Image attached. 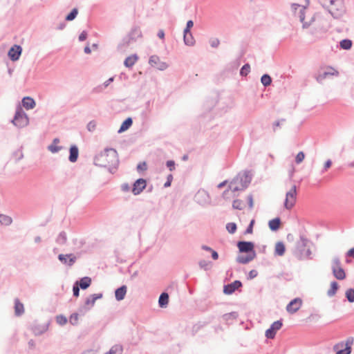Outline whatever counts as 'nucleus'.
<instances>
[{"label":"nucleus","mask_w":354,"mask_h":354,"mask_svg":"<svg viewBox=\"0 0 354 354\" xmlns=\"http://www.w3.org/2000/svg\"><path fill=\"white\" fill-rule=\"evenodd\" d=\"M353 41L350 39H343L339 43V46L343 50H350L352 48Z\"/></svg>","instance_id":"obj_32"},{"label":"nucleus","mask_w":354,"mask_h":354,"mask_svg":"<svg viewBox=\"0 0 354 354\" xmlns=\"http://www.w3.org/2000/svg\"><path fill=\"white\" fill-rule=\"evenodd\" d=\"M239 316L237 312H231L229 313H225L223 315V319L225 322H228L230 320L236 319Z\"/></svg>","instance_id":"obj_39"},{"label":"nucleus","mask_w":354,"mask_h":354,"mask_svg":"<svg viewBox=\"0 0 354 354\" xmlns=\"http://www.w3.org/2000/svg\"><path fill=\"white\" fill-rule=\"evenodd\" d=\"M93 163L95 165L100 167L118 165L119 158L118 152L113 148H106L94 157Z\"/></svg>","instance_id":"obj_1"},{"label":"nucleus","mask_w":354,"mask_h":354,"mask_svg":"<svg viewBox=\"0 0 354 354\" xmlns=\"http://www.w3.org/2000/svg\"><path fill=\"white\" fill-rule=\"evenodd\" d=\"M345 296L350 303L354 302V288H348L345 292Z\"/></svg>","instance_id":"obj_44"},{"label":"nucleus","mask_w":354,"mask_h":354,"mask_svg":"<svg viewBox=\"0 0 354 354\" xmlns=\"http://www.w3.org/2000/svg\"><path fill=\"white\" fill-rule=\"evenodd\" d=\"M67 241V235L66 232L62 231L56 239V243L58 245H64Z\"/></svg>","instance_id":"obj_34"},{"label":"nucleus","mask_w":354,"mask_h":354,"mask_svg":"<svg viewBox=\"0 0 354 354\" xmlns=\"http://www.w3.org/2000/svg\"><path fill=\"white\" fill-rule=\"evenodd\" d=\"M311 246H308L306 249L304 250V251L301 253V255L298 257L299 259H312V252L310 250Z\"/></svg>","instance_id":"obj_40"},{"label":"nucleus","mask_w":354,"mask_h":354,"mask_svg":"<svg viewBox=\"0 0 354 354\" xmlns=\"http://www.w3.org/2000/svg\"><path fill=\"white\" fill-rule=\"evenodd\" d=\"M252 180V176L250 175L249 171H245L244 174L240 177V183L242 186V189L248 187Z\"/></svg>","instance_id":"obj_22"},{"label":"nucleus","mask_w":354,"mask_h":354,"mask_svg":"<svg viewBox=\"0 0 354 354\" xmlns=\"http://www.w3.org/2000/svg\"><path fill=\"white\" fill-rule=\"evenodd\" d=\"M354 342L353 337H349L346 342H340L333 346V351H336L335 354H351Z\"/></svg>","instance_id":"obj_5"},{"label":"nucleus","mask_w":354,"mask_h":354,"mask_svg":"<svg viewBox=\"0 0 354 354\" xmlns=\"http://www.w3.org/2000/svg\"><path fill=\"white\" fill-rule=\"evenodd\" d=\"M257 275H258V272L256 270H251L247 276V279H252L255 278Z\"/></svg>","instance_id":"obj_64"},{"label":"nucleus","mask_w":354,"mask_h":354,"mask_svg":"<svg viewBox=\"0 0 354 354\" xmlns=\"http://www.w3.org/2000/svg\"><path fill=\"white\" fill-rule=\"evenodd\" d=\"M236 246L240 253H245V256L239 255L236 258V261L241 264H248L257 257L254 250L255 244L252 241H239Z\"/></svg>","instance_id":"obj_2"},{"label":"nucleus","mask_w":354,"mask_h":354,"mask_svg":"<svg viewBox=\"0 0 354 354\" xmlns=\"http://www.w3.org/2000/svg\"><path fill=\"white\" fill-rule=\"evenodd\" d=\"M149 63L151 66H156L160 71H164L168 67V64L166 62H161L157 55H151L149 57Z\"/></svg>","instance_id":"obj_15"},{"label":"nucleus","mask_w":354,"mask_h":354,"mask_svg":"<svg viewBox=\"0 0 354 354\" xmlns=\"http://www.w3.org/2000/svg\"><path fill=\"white\" fill-rule=\"evenodd\" d=\"M147 187V180L142 178L137 179L133 184L131 192L137 196L140 194Z\"/></svg>","instance_id":"obj_11"},{"label":"nucleus","mask_w":354,"mask_h":354,"mask_svg":"<svg viewBox=\"0 0 354 354\" xmlns=\"http://www.w3.org/2000/svg\"><path fill=\"white\" fill-rule=\"evenodd\" d=\"M175 165L176 163L173 160H169L166 162V166L170 171H173L175 170Z\"/></svg>","instance_id":"obj_54"},{"label":"nucleus","mask_w":354,"mask_h":354,"mask_svg":"<svg viewBox=\"0 0 354 354\" xmlns=\"http://www.w3.org/2000/svg\"><path fill=\"white\" fill-rule=\"evenodd\" d=\"M321 318V315L317 313H312L307 318V321L310 322H317Z\"/></svg>","instance_id":"obj_48"},{"label":"nucleus","mask_w":354,"mask_h":354,"mask_svg":"<svg viewBox=\"0 0 354 354\" xmlns=\"http://www.w3.org/2000/svg\"><path fill=\"white\" fill-rule=\"evenodd\" d=\"M12 223V219L10 216L0 214V223L6 226L10 225Z\"/></svg>","instance_id":"obj_36"},{"label":"nucleus","mask_w":354,"mask_h":354,"mask_svg":"<svg viewBox=\"0 0 354 354\" xmlns=\"http://www.w3.org/2000/svg\"><path fill=\"white\" fill-rule=\"evenodd\" d=\"M283 326L282 319H279L274 322L266 330L265 335L268 339H272L275 337L277 332Z\"/></svg>","instance_id":"obj_9"},{"label":"nucleus","mask_w":354,"mask_h":354,"mask_svg":"<svg viewBox=\"0 0 354 354\" xmlns=\"http://www.w3.org/2000/svg\"><path fill=\"white\" fill-rule=\"evenodd\" d=\"M132 124L133 120L131 118H126L121 124L120 129L118 131V133H121L122 132H124L131 127Z\"/></svg>","instance_id":"obj_27"},{"label":"nucleus","mask_w":354,"mask_h":354,"mask_svg":"<svg viewBox=\"0 0 354 354\" xmlns=\"http://www.w3.org/2000/svg\"><path fill=\"white\" fill-rule=\"evenodd\" d=\"M91 279L89 277H84L77 280L75 283H77V286L82 290H86L91 284Z\"/></svg>","instance_id":"obj_21"},{"label":"nucleus","mask_w":354,"mask_h":354,"mask_svg":"<svg viewBox=\"0 0 354 354\" xmlns=\"http://www.w3.org/2000/svg\"><path fill=\"white\" fill-rule=\"evenodd\" d=\"M122 351L123 348L121 345L115 344L113 346L108 352L105 353V354H122Z\"/></svg>","instance_id":"obj_35"},{"label":"nucleus","mask_w":354,"mask_h":354,"mask_svg":"<svg viewBox=\"0 0 354 354\" xmlns=\"http://www.w3.org/2000/svg\"><path fill=\"white\" fill-rule=\"evenodd\" d=\"M281 218L276 217L268 221V227L272 232H277L280 228Z\"/></svg>","instance_id":"obj_25"},{"label":"nucleus","mask_w":354,"mask_h":354,"mask_svg":"<svg viewBox=\"0 0 354 354\" xmlns=\"http://www.w3.org/2000/svg\"><path fill=\"white\" fill-rule=\"evenodd\" d=\"M198 266L201 269H203L205 271H207L211 269L212 267V261H207L205 260H201L198 262Z\"/></svg>","instance_id":"obj_37"},{"label":"nucleus","mask_w":354,"mask_h":354,"mask_svg":"<svg viewBox=\"0 0 354 354\" xmlns=\"http://www.w3.org/2000/svg\"><path fill=\"white\" fill-rule=\"evenodd\" d=\"M95 300L93 299V297H90V296L88 297H87L85 300V305L88 306V307H93L95 303Z\"/></svg>","instance_id":"obj_55"},{"label":"nucleus","mask_w":354,"mask_h":354,"mask_svg":"<svg viewBox=\"0 0 354 354\" xmlns=\"http://www.w3.org/2000/svg\"><path fill=\"white\" fill-rule=\"evenodd\" d=\"M86 128L88 131H93L96 128V122L94 120L90 121L86 126Z\"/></svg>","instance_id":"obj_57"},{"label":"nucleus","mask_w":354,"mask_h":354,"mask_svg":"<svg viewBox=\"0 0 354 354\" xmlns=\"http://www.w3.org/2000/svg\"><path fill=\"white\" fill-rule=\"evenodd\" d=\"M306 6H303V8L300 10L299 12V17L301 22H304L305 20V10Z\"/></svg>","instance_id":"obj_62"},{"label":"nucleus","mask_w":354,"mask_h":354,"mask_svg":"<svg viewBox=\"0 0 354 354\" xmlns=\"http://www.w3.org/2000/svg\"><path fill=\"white\" fill-rule=\"evenodd\" d=\"M339 287V286L338 283L336 281H333L330 283V287L329 290L327 291V295L329 297H333L336 294L337 291L338 290Z\"/></svg>","instance_id":"obj_33"},{"label":"nucleus","mask_w":354,"mask_h":354,"mask_svg":"<svg viewBox=\"0 0 354 354\" xmlns=\"http://www.w3.org/2000/svg\"><path fill=\"white\" fill-rule=\"evenodd\" d=\"M250 72V65L248 63L245 64L240 69V75L245 77Z\"/></svg>","instance_id":"obj_42"},{"label":"nucleus","mask_w":354,"mask_h":354,"mask_svg":"<svg viewBox=\"0 0 354 354\" xmlns=\"http://www.w3.org/2000/svg\"><path fill=\"white\" fill-rule=\"evenodd\" d=\"M172 180H173V176H172V174H169L167 176V180H166V182L165 183V184L163 185L164 187L167 188V187H170L171 185Z\"/></svg>","instance_id":"obj_61"},{"label":"nucleus","mask_w":354,"mask_h":354,"mask_svg":"<svg viewBox=\"0 0 354 354\" xmlns=\"http://www.w3.org/2000/svg\"><path fill=\"white\" fill-rule=\"evenodd\" d=\"M332 165V161L331 160L328 159L327 160L324 165V168L322 169L321 173L324 174L326 171H327L328 169H329Z\"/></svg>","instance_id":"obj_60"},{"label":"nucleus","mask_w":354,"mask_h":354,"mask_svg":"<svg viewBox=\"0 0 354 354\" xmlns=\"http://www.w3.org/2000/svg\"><path fill=\"white\" fill-rule=\"evenodd\" d=\"M302 300L299 297L292 299L286 306V310L290 314H294L301 308Z\"/></svg>","instance_id":"obj_14"},{"label":"nucleus","mask_w":354,"mask_h":354,"mask_svg":"<svg viewBox=\"0 0 354 354\" xmlns=\"http://www.w3.org/2000/svg\"><path fill=\"white\" fill-rule=\"evenodd\" d=\"M232 207L234 209L241 210L243 209V203L241 200L236 199L232 203Z\"/></svg>","instance_id":"obj_46"},{"label":"nucleus","mask_w":354,"mask_h":354,"mask_svg":"<svg viewBox=\"0 0 354 354\" xmlns=\"http://www.w3.org/2000/svg\"><path fill=\"white\" fill-rule=\"evenodd\" d=\"M127 36L129 37V39L132 38V41L135 42L137 38L142 37V32L140 28L138 26L133 27Z\"/></svg>","instance_id":"obj_23"},{"label":"nucleus","mask_w":354,"mask_h":354,"mask_svg":"<svg viewBox=\"0 0 354 354\" xmlns=\"http://www.w3.org/2000/svg\"><path fill=\"white\" fill-rule=\"evenodd\" d=\"M81 288L77 286V283H74L73 286V295L75 297H78L80 295V290Z\"/></svg>","instance_id":"obj_53"},{"label":"nucleus","mask_w":354,"mask_h":354,"mask_svg":"<svg viewBox=\"0 0 354 354\" xmlns=\"http://www.w3.org/2000/svg\"><path fill=\"white\" fill-rule=\"evenodd\" d=\"M49 324V322L44 324H39L37 322H35L31 326L30 329L35 335L39 336L44 333L48 329Z\"/></svg>","instance_id":"obj_16"},{"label":"nucleus","mask_w":354,"mask_h":354,"mask_svg":"<svg viewBox=\"0 0 354 354\" xmlns=\"http://www.w3.org/2000/svg\"><path fill=\"white\" fill-rule=\"evenodd\" d=\"M329 13L335 19H339L345 13V8L343 0H329Z\"/></svg>","instance_id":"obj_4"},{"label":"nucleus","mask_w":354,"mask_h":354,"mask_svg":"<svg viewBox=\"0 0 354 354\" xmlns=\"http://www.w3.org/2000/svg\"><path fill=\"white\" fill-rule=\"evenodd\" d=\"M226 230L230 234H233L236 232L237 225L235 223L233 222L228 223L226 225Z\"/></svg>","instance_id":"obj_45"},{"label":"nucleus","mask_w":354,"mask_h":354,"mask_svg":"<svg viewBox=\"0 0 354 354\" xmlns=\"http://www.w3.org/2000/svg\"><path fill=\"white\" fill-rule=\"evenodd\" d=\"M59 142V139L55 138L53 139V142L48 147V149L53 153H56L64 147L62 146H57V145Z\"/></svg>","instance_id":"obj_28"},{"label":"nucleus","mask_w":354,"mask_h":354,"mask_svg":"<svg viewBox=\"0 0 354 354\" xmlns=\"http://www.w3.org/2000/svg\"><path fill=\"white\" fill-rule=\"evenodd\" d=\"M127 292V287L126 285H122L115 290V297L118 301L124 299Z\"/></svg>","instance_id":"obj_18"},{"label":"nucleus","mask_w":354,"mask_h":354,"mask_svg":"<svg viewBox=\"0 0 354 354\" xmlns=\"http://www.w3.org/2000/svg\"><path fill=\"white\" fill-rule=\"evenodd\" d=\"M78 14V10L76 8H73L71 12L66 16L65 20L71 21L74 20Z\"/></svg>","instance_id":"obj_41"},{"label":"nucleus","mask_w":354,"mask_h":354,"mask_svg":"<svg viewBox=\"0 0 354 354\" xmlns=\"http://www.w3.org/2000/svg\"><path fill=\"white\" fill-rule=\"evenodd\" d=\"M91 309V307H88L86 306L85 304L82 306H80L78 308L77 313H79V315H84L89 310Z\"/></svg>","instance_id":"obj_50"},{"label":"nucleus","mask_w":354,"mask_h":354,"mask_svg":"<svg viewBox=\"0 0 354 354\" xmlns=\"http://www.w3.org/2000/svg\"><path fill=\"white\" fill-rule=\"evenodd\" d=\"M104 87L102 86V84H100V85H98L95 87H94L92 91H91V93H100L102 92H103V91L104 90Z\"/></svg>","instance_id":"obj_58"},{"label":"nucleus","mask_w":354,"mask_h":354,"mask_svg":"<svg viewBox=\"0 0 354 354\" xmlns=\"http://www.w3.org/2000/svg\"><path fill=\"white\" fill-rule=\"evenodd\" d=\"M11 122L17 127L23 128L29 124V118L23 109L20 106H18Z\"/></svg>","instance_id":"obj_3"},{"label":"nucleus","mask_w":354,"mask_h":354,"mask_svg":"<svg viewBox=\"0 0 354 354\" xmlns=\"http://www.w3.org/2000/svg\"><path fill=\"white\" fill-rule=\"evenodd\" d=\"M79 157V149L76 145H72L69 148L68 160L71 162H75Z\"/></svg>","instance_id":"obj_17"},{"label":"nucleus","mask_w":354,"mask_h":354,"mask_svg":"<svg viewBox=\"0 0 354 354\" xmlns=\"http://www.w3.org/2000/svg\"><path fill=\"white\" fill-rule=\"evenodd\" d=\"M21 102L23 106L27 110L32 109L36 106V102L35 100L29 96H26L23 97Z\"/></svg>","instance_id":"obj_20"},{"label":"nucleus","mask_w":354,"mask_h":354,"mask_svg":"<svg viewBox=\"0 0 354 354\" xmlns=\"http://www.w3.org/2000/svg\"><path fill=\"white\" fill-rule=\"evenodd\" d=\"M217 97H209L207 99L204 104V109L208 111H210L217 104Z\"/></svg>","instance_id":"obj_30"},{"label":"nucleus","mask_w":354,"mask_h":354,"mask_svg":"<svg viewBox=\"0 0 354 354\" xmlns=\"http://www.w3.org/2000/svg\"><path fill=\"white\" fill-rule=\"evenodd\" d=\"M313 243L307 239L304 234H300L299 240L296 243V248L295 251V256L297 258L301 255L308 246H312Z\"/></svg>","instance_id":"obj_7"},{"label":"nucleus","mask_w":354,"mask_h":354,"mask_svg":"<svg viewBox=\"0 0 354 354\" xmlns=\"http://www.w3.org/2000/svg\"><path fill=\"white\" fill-rule=\"evenodd\" d=\"M331 269L333 276L338 280H344L346 275L344 268L341 266L339 257H335L332 260Z\"/></svg>","instance_id":"obj_6"},{"label":"nucleus","mask_w":354,"mask_h":354,"mask_svg":"<svg viewBox=\"0 0 354 354\" xmlns=\"http://www.w3.org/2000/svg\"><path fill=\"white\" fill-rule=\"evenodd\" d=\"M137 171H145L147 169V166L145 162H140L137 165Z\"/></svg>","instance_id":"obj_59"},{"label":"nucleus","mask_w":354,"mask_h":354,"mask_svg":"<svg viewBox=\"0 0 354 354\" xmlns=\"http://www.w3.org/2000/svg\"><path fill=\"white\" fill-rule=\"evenodd\" d=\"M305 158V154L303 151H299L295 157V162L297 164L301 163Z\"/></svg>","instance_id":"obj_52"},{"label":"nucleus","mask_w":354,"mask_h":354,"mask_svg":"<svg viewBox=\"0 0 354 354\" xmlns=\"http://www.w3.org/2000/svg\"><path fill=\"white\" fill-rule=\"evenodd\" d=\"M254 223L255 221L254 219H252L250 221L249 225H248L246 230L244 232V234H252L253 232Z\"/></svg>","instance_id":"obj_51"},{"label":"nucleus","mask_w":354,"mask_h":354,"mask_svg":"<svg viewBox=\"0 0 354 354\" xmlns=\"http://www.w3.org/2000/svg\"><path fill=\"white\" fill-rule=\"evenodd\" d=\"M59 261L64 265L71 267L76 262L77 257L73 254H59L57 257Z\"/></svg>","instance_id":"obj_12"},{"label":"nucleus","mask_w":354,"mask_h":354,"mask_svg":"<svg viewBox=\"0 0 354 354\" xmlns=\"http://www.w3.org/2000/svg\"><path fill=\"white\" fill-rule=\"evenodd\" d=\"M286 252V246L283 242L278 241L275 245L274 255L283 256Z\"/></svg>","instance_id":"obj_26"},{"label":"nucleus","mask_w":354,"mask_h":354,"mask_svg":"<svg viewBox=\"0 0 354 354\" xmlns=\"http://www.w3.org/2000/svg\"><path fill=\"white\" fill-rule=\"evenodd\" d=\"M169 296L167 292H162L158 298L159 307L164 308L168 306Z\"/></svg>","instance_id":"obj_24"},{"label":"nucleus","mask_w":354,"mask_h":354,"mask_svg":"<svg viewBox=\"0 0 354 354\" xmlns=\"http://www.w3.org/2000/svg\"><path fill=\"white\" fill-rule=\"evenodd\" d=\"M56 322L58 324L64 326L67 323L68 320L64 315H59L56 316Z\"/></svg>","instance_id":"obj_47"},{"label":"nucleus","mask_w":354,"mask_h":354,"mask_svg":"<svg viewBox=\"0 0 354 354\" xmlns=\"http://www.w3.org/2000/svg\"><path fill=\"white\" fill-rule=\"evenodd\" d=\"M131 43H133L132 38L129 39V37L125 36L122 38V41L118 44L117 50L119 52L123 53L127 50V48Z\"/></svg>","instance_id":"obj_19"},{"label":"nucleus","mask_w":354,"mask_h":354,"mask_svg":"<svg viewBox=\"0 0 354 354\" xmlns=\"http://www.w3.org/2000/svg\"><path fill=\"white\" fill-rule=\"evenodd\" d=\"M22 53V48L20 45L15 44L8 50V56L12 62L19 59Z\"/></svg>","instance_id":"obj_13"},{"label":"nucleus","mask_w":354,"mask_h":354,"mask_svg":"<svg viewBox=\"0 0 354 354\" xmlns=\"http://www.w3.org/2000/svg\"><path fill=\"white\" fill-rule=\"evenodd\" d=\"M138 59V56L136 54L131 55L126 57L124 61V65L127 68H131Z\"/></svg>","instance_id":"obj_29"},{"label":"nucleus","mask_w":354,"mask_h":354,"mask_svg":"<svg viewBox=\"0 0 354 354\" xmlns=\"http://www.w3.org/2000/svg\"><path fill=\"white\" fill-rule=\"evenodd\" d=\"M328 75H329V72H328V71H325L323 73L319 74L317 77V82H321L322 80L326 79Z\"/></svg>","instance_id":"obj_63"},{"label":"nucleus","mask_w":354,"mask_h":354,"mask_svg":"<svg viewBox=\"0 0 354 354\" xmlns=\"http://www.w3.org/2000/svg\"><path fill=\"white\" fill-rule=\"evenodd\" d=\"M297 196V187L294 185L290 190L286 194V200L284 201V207L287 209H290L293 207L296 201Z\"/></svg>","instance_id":"obj_8"},{"label":"nucleus","mask_w":354,"mask_h":354,"mask_svg":"<svg viewBox=\"0 0 354 354\" xmlns=\"http://www.w3.org/2000/svg\"><path fill=\"white\" fill-rule=\"evenodd\" d=\"M243 283L240 280H235L230 283L223 286V293L227 295H232L236 290L242 288Z\"/></svg>","instance_id":"obj_10"},{"label":"nucleus","mask_w":354,"mask_h":354,"mask_svg":"<svg viewBox=\"0 0 354 354\" xmlns=\"http://www.w3.org/2000/svg\"><path fill=\"white\" fill-rule=\"evenodd\" d=\"M261 82L265 87H267L271 84L272 78L268 74H263L261 77Z\"/></svg>","instance_id":"obj_38"},{"label":"nucleus","mask_w":354,"mask_h":354,"mask_svg":"<svg viewBox=\"0 0 354 354\" xmlns=\"http://www.w3.org/2000/svg\"><path fill=\"white\" fill-rule=\"evenodd\" d=\"M236 182L235 179H234L230 184L229 185L228 187L230 190H231L232 192H236L239 190H243L242 188H240L238 186H233V184Z\"/></svg>","instance_id":"obj_56"},{"label":"nucleus","mask_w":354,"mask_h":354,"mask_svg":"<svg viewBox=\"0 0 354 354\" xmlns=\"http://www.w3.org/2000/svg\"><path fill=\"white\" fill-rule=\"evenodd\" d=\"M183 40H184L185 44L187 46H193L195 43V40L194 39L192 33L189 34V35H187L186 37H184Z\"/></svg>","instance_id":"obj_43"},{"label":"nucleus","mask_w":354,"mask_h":354,"mask_svg":"<svg viewBox=\"0 0 354 354\" xmlns=\"http://www.w3.org/2000/svg\"><path fill=\"white\" fill-rule=\"evenodd\" d=\"M24 313V304L18 299L15 300V313L17 316H20Z\"/></svg>","instance_id":"obj_31"},{"label":"nucleus","mask_w":354,"mask_h":354,"mask_svg":"<svg viewBox=\"0 0 354 354\" xmlns=\"http://www.w3.org/2000/svg\"><path fill=\"white\" fill-rule=\"evenodd\" d=\"M78 317H79V313H73L71 316H70V318H69V322L70 323L73 325V326H75L78 323Z\"/></svg>","instance_id":"obj_49"}]
</instances>
